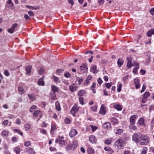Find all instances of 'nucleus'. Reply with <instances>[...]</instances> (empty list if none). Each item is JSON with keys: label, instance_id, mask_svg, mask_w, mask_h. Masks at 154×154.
Instances as JSON below:
<instances>
[{"label": "nucleus", "instance_id": "obj_51", "mask_svg": "<svg viewBox=\"0 0 154 154\" xmlns=\"http://www.w3.org/2000/svg\"><path fill=\"white\" fill-rule=\"evenodd\" d=\"M53 79L55 82H56L59 80V78L55 76H53Z\"/></svg>", "mask_w": 154, "mask_h": 154}, {"label": "nucleus", "instance_id": "obj_25", "mask_svg": "<svg viewBox=\"0 0 154 154\" xmlns=\"http://www.w3.org/2000/svg\"><path fill=\"white\" fill-rule=\"evenodd\" d=\"M123 130L122 129H117L116 132V134L117 135H120L123 133Z\"/></svg>", "mask_w": 154, "mask_h": 154}, {"label": "nucleus", "instance_id": "obj_36", "mask_svg": "<svg viewBox=\"0 0 154 154\" xmlns=\"http://www.w3.org/2000/svg\"><path fill=\"white\" fill-rule=\"evenodd\" d=\"M85 93V91L83 90H80L78 93V95L79 96H82Z\"/></svg>", "mask_w": 154, "mask_h": 154}, {"label": "nucleus", "instance_id": "obj_30", "mask_svg": "<svg viewBox=\"0 0 154 154\" xmlns=\"http://www.w3.org/2000/svg\"><path fill=\"white\" fill-rule=\"evenodd\" d=\"M92 77L91 76H88L85 82L84 83L85 84V85H87V84H88L89 82V81L90 80H91L92 79Z\"/></svg>", "mask_w": 154, "mask_h": 154}, {"label": "nucleus", "instance_id": "obj_31", "mask_svg": "<svg viewBox=\"0 0 154 154\" xmlns=\"http://www.w3.org/2000/svg\"><path fill=\"white\" fill-rule=\"evenodd\" d=\"M14 150L17 154H19L20 152V149L18 147H16L14 149Z\"/></svg>", "mask_w": 154, "mask_h": 154}, {"label": "nucleus", "instance_id": "obj_60", "mask_svg": "<svg viewBox=\"0 0 154 154\" xmlns=\"http://www.w3.org/2000/svg\"><path fill=\"white\" fill-rule=\"evenodd\" d=\"M44 69L43 68H41L39 70L38 72L39 74H41L43 73L44 72Z\"/></svg>", "mask_w": 154, "mask_h": 154}, {"label": "nucleus", "instance_id": "obj_63", "mask_svg": "<svg viewBox=\"0 0 154 154\" xmlns=\"http://www.w3.org/2000/svg\"><path fill=\"white\" fill-rule=\"evenodd\" d=\"M8 122H9V121H8V120H5L3 122V123L5 125H6L8 124Z\"/></svg>", "mask_w": 154, "mask_h": 154}, {"label": "nucleus", "instance_id": "obj_11", "mask_svg": "<svg viewBox=\"0 0 154 154\" xmlns=\"http://www.w3.org/2000/svg\"><path fill=\"white\" fill-rule=\"evenodd\" d=\"M134 83L135 85L136 89H137L140 87L139 81L138 79H135L134 80Z\"/></svg>", "mask_w": 154, "mask_h": 154}, {"label": "nucleus", "instance_id": "obj_18", "mask_svg": "<svg viewBox=\"0 0 154 154\" xmlns=\"http://www.w3.org/2000/svg\"><path fill=\"white\" fill-rule=\"evenodd\" d=\"M111 124L109 122H106L104 123L103 125V128H110L111 127Z\"/></svg>", "mask_w": 154, "mask_h": 154}, {"label": "nucleus", "instance_id": "obj_49", "mask_svg": "<svg viewBox=\"0 0 154 154\" xmlns=\"http://www.w3.org/2000/svg\"><path fill=\"white\" fill-rule=\"evenodd\" d=\"M11 140L13 142H16L17 141V138L16 137H13L12 138Z\"/></svg>", "mask_w": 154, "mask_h": 154}, {"label": "nucleus", "instance_id": "obj_32", "mask_svg": "<svg viewBox=\"0 0 154 154\" xmlns=\"http://www.w3.org/2000/svg\"><path fill=\"white\" fill-rule=\"evenodd\" d=\"M112 82H110L109 83H106L105 84V86L107 88H109L112 85Z\"/></svg>", "mask_w": 154, "mask_h": 154}, {"label": "nucleus", "instance_id": "obj_4", "mask_svg": "<svg viewBox=\"0 0 154 154\" xmlns=\"http://www.w3.org/2000/svg\"><path fill=\"white\" fill-rule=\"evenodd\" d=\"M132 139L133 141L136 143L139 142L140 139L139 133L138 134L136 133L134 134L132 136Z\"/></svg>", "mask_w": 154, "mask_h": 154}, {"label": "nucleus", "instance_id": "obj_37", "mask_svg": "<svg viewBox=\"0 0 154 154\" xmlns=\"http://www.w3.org/2000/svg\"><path fill=\"white\" fill-rule=\"evenodd\" d=\"M8 131L4 130L2 132V135L3 136H6L8 135Z\"/></svg>", "mask_w": 154, "mask_h": 154}, {"label": "nucleus", "instance_id": "obj_41", "mask_svg": "<svg viewBox=\"0 0 154 154\" xmlns=\"http://www.w3.org/2000/svg\"><path fill=\"white\" fill-rule=\"evenodd\" d=\"M59 144L61 146H63L65 144V142L64 140L62 139H60Z\"/></svg>", "mask_w": 154, "mask_h": 154}, {"label": "nucleus", "instance_id": "obj_1", "mask_svg": "<svg viewBox=\"0 0 154 154\" xmlns=\"http://www.w3.org/2000/svg\"><path fill=\"white\" fill-rule=\"evenodd\" d=\"M139 143L141 145H145L149 143L150 141L149 137L144 134L139 133Z\"/></svg>", "mask_w": 154, "mask_h": 154}, {"label": "nucleus", "instance_id": "obj_52", "mask_svg": "<svg viewBox=\"0 0 154 154\" xmlns=\"http://www.w3.org/2000/svg\"><path fill=\"white\" fill-rule=\"evenodd\" d=\"M133 66L131 64V62H127V66L129 69L131 68Z\"/></svg>", "mask_w": 154, "mask_h": 154}, {"label": "nucleus", "instance_id": "obj_10", "mask_svg": "<svg viewBox=\"0 0 154 154\" xmlns=\"http://www.w3.org/2000/svg\"><path fill=\"white\" fill-rule=\"evenodd\" d=\"M89 140L90 142L93 143H96L97 141L96 137L93 135L90 136L89 138Z\"/></svg>", "mask_w": 154, "mask_h": 154}, {"label": "nucleus", "instance_id": "obj_24", "mask_svg": "<svg viewBox=\"0 0 154 154\" xmlns=\"http://www.w3.org/2000/svg\"><path fill=\"white\" fill-rule=\"evenodd\" d=\"M88 152L89 154H93L94 153V150L91 147H89L88 149Z\"/></svg>", "mask_w": 154, "mask_h": 154}, {"label": "nucleus", "instance_id": "obj_16", "mask_svg": "<svg viewBox=\"0 0 154 154\" xmlns=\"http://www.w3.org/2000/svg\"><path fill=\"white\" fill-rule=\"evenodd\" d=\"M152 34L154 35V28L151 29L147 33V35L149 37H150Z\"/></svg>", "mask_w": 154, "mask_h": 154}, {"label": "nucleus", "instance_id": "obj_19", "mask_svg": "<svg viewBox=\"0 0 154 154\" xmlns=\"http://www.w3.org/2000/svg\"><path fill=\"white\" fill-rule=\"evenodd\" d=\"M51 88L53 91L54 93L58 92V88L56 86L52 85L51 86Z\"/></svg>", "mask_w": 154, "mask_h": 154}, {"label": "nucleus", "instance_id": "obj_53", "mask_svg": "<svg viewBox=\"0 0 154 154\" xmlns=\"http://www.w3.org/2000/svg\"><path fill=\"white\" fill-rule=\"evenodd\" d=\"M31 144L30 142L29 141L26 142L24 143V145L26 146H28Z\"/></svg>", "mask_w": 154, "mask_h": 154}, {"label": "nucleus", "instance_id": "obj_12", "mask_svg": "<svg viewBox=\"0 0 154 154\" xmlns=\"http://www.w3.org/2000/svg\"><path fill=\"white\" fill-rule=\"evenodd\" d=\"M138 124L140 125H142L143 126H145L146 125L144 123V119L143 118H141L139 120L138 122Z\"/></svg>", "mask_w": 154, "mask_h": 154}, {"label": "nucleus", "instance_id": "obj_22", "mask_svg": "<svg viewBox=\"0 0 154 154\" xmlns=\"http://www.w3.org/2000/svg\"><path fill=\"white\" fill-rule=\"evenodd\" d=\"M32 66H28L26 67V74H28L30 73L31 72Z\"/></svg>", "mask_w": 154, "mask_h": 154}, {"label": "nucleus", "instance_id": "obj_50", "mask_svg": "<svg viewBox=\"0 0 154 154\" xmlns=\"http://www.w3.org/2000/svg\"><path fill=\"white\" fill-rule=\"evenodd\" d=\"M98 2L100 5H103L104 2V0H97Z\"/></svg>", "mask_w": 154, "mask_h": 154}, {"label": "nucleus", "instance_id": "obj_13", "mask_svg": "<svg viewBox=\"0 0 154 154\" xmlns=\"http://www.w3.org/2000/svg\"><path fill=\"white\" fill-rule=\"evenodd\" d=\"M78 145V143L76 140H75L73 142L71 145V149H74L76 148Z\"/></svg>", "mask_w": 154, "mask_h": 154}, {"label": "nucleus", "instance_id": "obj_23", "mask_svg": "<svg viewBox=\"0 0 154 154\" xmlns=\"http://www.w3.org/2000/svg\"><path fill=\"white\" fill-rule=\"evenodd\" d=\"M147 148L146 147H143L140 154H146L147 152Z\"/></svg>", "mask_w": 154, "mask_h": 154}, {"label": "nucleus", "instance_id": "obj_21", "mask_svg": "<svg viewBox=\"0 0 154 154\" xmlns=\"http://www.w3.org/2000/svg\"><path fill=\"white\" fill-rule=\"evenodd\" d=\"M96 66H92L91 68V71L92 72L94 73H97V71L96 70Z\"/></svg>", "mask_w": 154, "mask_h": 154}, {"label": "nucleus", "instance_id": "obj_42", "mask_svg": "<svg viewBox=\"0 0 154 154\" xmlns=\"http://www.w3.org/2000/svg\"><path fill=\"white\" fill-rule=\"evenodd\" d=\"M26 7H27L29 9H33L35 10H36L37 9V8L36 7H33V6H26Z\"/></svg>", "mask_w": 154, "mask_h": 154}, {"label": "nucleus", "instance_id": "obj_6", "mask_svg": "<svg viewBox=\"0 0 154 154\" xmlns=\"http://www.w3.org/2000/svg\"><path fill=\"white\" fill-rule=\"evenodd\" d=\"M77 88L76 84L73 83L69 86V88L71 92H73L76 91Z\"/></svg>", "mask_w": 154, "mask_h": 154}, {"label": "nucleus", "instance_id": "obj_61", "mask_svg": "<svg viewBox=\"0 0 154 154\" xmlns=\"http://www.w3.org/2000/svg\"><path fill=\"white\" fill-rule=\"evenodd\" d=\"M65 122L66 124H69L70 122V120L69 118H66L65 119Z\"/></svg>", "mask_w": 154, "mask_h": 154}, {"label": "nucleus", "instance_id": "obj_39", "mask_svg": "<svg viewBox=\"0 0 154 154\" xmlns=\"http://www.w3.org/2000/svg\"><path fill=\"white\" fill-rule=\"evenodd\" d=\"M149 95L150 93H149L148 92H145L143 95V97L146 99L147 98L149 97Z\"/></svg>", "mask_w": 154, "mask_h": 154}, {"label": "nucleus", "instance_id": "obj_57", "mask_svg": "<svg viewBox=\"0 0 154 154\" xmlns=\"http://www.w3.org/2000/svg\"><path fill=\"white\" fill-rule=\"evenodd\" d=\"M28 151L29 152H30L32 154H33L34 153V152L33 149L31 148H28Z\"/></svg>", "mask_w": 154, "mask_h": 154}, {"label": "nucleus", "instance_id": "obj_14", "mask_svg": "<svg viewBox=\"0 0 154 154\" xmlns=\"http://www.w3.org/2000/svg\"><path fill=\"white\" fill-rule=\"evenodd\" d=\"M33 115L34 116L37 117L39 115L40 116V118H41L42 116V115L41 114V113L40 112V111L39 110H37L35 111L34 113H33Z\"/></svg>", "mask_w": 154, "mask_h": 154}, {"label": "nucleus", "instance_id": "obj_17", "mask_svg": "<svg viewBox=\"0 0 154 154\" xmlns=\"http://www.w3.org/2000/svg\"><path fill=\"white\" fill-rule=\"evenodd\" d=\"M114 107L119 111H121L122 109L121 106L119 104H114L113 105Z\"/></svg>", "mask_w": 154, "mask_h": 154}, {"label": "nucleus", "instance_id": "obj_29", "mask_svg": "<svg viewBox=\"0 0 154 154\" xmlns=\"http://www.w3.org/2000/svg\"><path fill=\"white\" fill-rule=\"evenodd\" d=\"M96 86V84L95 82H94L93 83L92 85L91 86V89L93 91V92L94 93H96L95 90L94 89V88H95Z\"/></svg>", "mask_w": 154, "mask_h": 154}, {"label": "nucleus", "instance_id": "obj_5", "mask_svg": "<svg viewBox=\"0 0 154 154\" xmlns=\"http://www.w3.org/2000/svg\"><path fill=\"white\" fill-rule=\"evenodd\" d=\"M137 117V115H133L131 116L130 118L131 124H135V120Z\"/></svg>", "mask_w": 154, "mask_h": 154}, {"label": "nucleus", "instance_id": "obj_48", "mask_svg": "<svg viewBox=\"0 0 154 154\" xmlns=\"http://www.w3.org/2000/svg\"><path fill=\"white\" fill-rule=\"evenodd\" d=\"M90 126L91 127L93 132L94 131L97 129V127L94 126L92 125H91Z\"/></svg>", "mask_w": 154, "mask_h": 154}, {"label": "nucleus", "instance_id": "obj_56", "mask_svg": "<svg viewBox=\"0 0 154 154\" xmlns=\"http://www.w3.org/2000/svg\"><path fill=\"white\" fill-rule=\"evenodd\" d=\"M4 73L5 75L6 76H8L9 75V71L7 70H6L5 71Z\"/></svg>", "mask_w": 154, "mask_h": 154}, {"label": "nucleus", "instance_id": "obj_35", "mask_svg": "<svg viewBox=\"0 0 154 154\" xmlns=\"http://www.w3.org/2000/svg\"><path fill=\"white\" fill-rule=\"evenodd\" d=\"M134 124H131L129 125V128L130 129H132L134 130H136L137 129V128L134 125Z\"/></svg>", "mask_w": 154, "mask_h": 154}, {"label": "nucleus", "instance_id": "obj_47", "mask_svg": "<svg viewBox=\"0 0 154 154\" xmlns=\"http://www.w3.org/2000/svg\"><path fill=\"white\" fill-rule=\"evenodd\" d=\"M56 129V126L55 125H52L51 127V131H54Z\"/></svg>", "mask_w": 154, "mask_h": 154}, {"label": "nucleus", "instance_id": "obj_43", "mask_svg": "<svg viewBox=\"0 0 154 154\" xmlns=\"http://www.w3.org/2000/svg\"><path fill=\"white\" fill-rule=\"evenodd\" d=\"M30 127V125L29 124H26L24 125V128L25 129L28 130L29 129Z\"/></svg>", "mask_w": 154, "mask_h": 154}, {"label": "nucleus", "instance_id": "obj_38", "mask_svg": "<svg viewBox=\"0 0 154 154\" xmlns=\"http://www.w3.org/2000/svg\"><path fill=\"white\" fill-rule=\"evenodd\" d=\"M37 108L36 106L35 105H33L30 108V111L31 112H33L35 109Z\"/></svg>", "mask_w": 154, "mask_h": 154}, {"label": "nucleus", "instance_id": "obj_3", "mask_svg": "<svg viewBox=\"0 0 154 154\" xmlns=\"http://www.w3.org/2000/svg\"><path fill=\"white\" fill-rule=\"evenodd\" d=\"M79 109V107L76 105H75L73 106L70 111V113L73 116H75V114L78 112Z\"/></svg>", "mask_w": 154, "mask_h": 154}, {"label": "nucleus", "instance_id": "obj_46", "mask_svg": "<svg viewBox=\"0 0 154 154\" xmlns=\"http://www.w3.org/2000/svg\"><path fill=\"white\" fill-rule=\"evenodd\" d=\"M10 5V0H8V1L7 2V5L6 7V8L9 10V7Z\"/></svg>", "mask_w": 154, "mask_h": 154}, {"label": "nucleus", "instance_id": "obj_9", "mask_svg": "<svg viewBox=\"0 0 154 154\" xmlns=\"http://www.w3.org/2000/svg\"><path fill=\"white\" fill-rule=\"evenodd\" d=\"M17 24L16 23L12 25L11 28H10V33H13L16 28H17Z\"/></svg>", "mask_w": 154, "mask_h": 154}, {"label": "nucleus", "instance_id": "obj_59", "mask_svg": "<svg viewBox=\"0 0 154 154\" xmlns=\"http://www.w3.org/2000/svg\"><path fill=\"white\" fill-rule=\"evenodd\" d=\"M24 17L26 20H29L30 19V18L28 16L27 14H25L24 15Z\"/></svg>", "mask_w": 154, "mask_h": 154}, {"label": "nucleus", "instance_id": "obj_54", "mask_svg": "<svg viewBox=\"0 0 154 154\" xmlns=\"http://www.w3.org/2000/svg\"><path fill=\"white\" fill-rule=\"evenodd\" d=\"M79 100L80 101V103L81 104L83 105V99L82 97H79Z\"/></svg>", "mask_w": 154, "mask_h": 154}, {"label": "nucleus", "instance_id": "obj_8", "mask_svg": "<svg viewBox=\"0 0 154 154\" xmlns=\"http://www.w3.org/2000/svg\"><path fill=\"white\" fill-rule=\"evenodd\" d=\"M77 134V131L75 129H72L69 133V136L71 137H72L75 136Z\"/></svg>", "mask_w": 154, "mask_h": 154}, {"label": "nucleus", "instance_id": "obj_58", "mask_svg": "<svg viewBox=\"0 0 154 154\" xmlns=\"http://www.w3.org/2000/svg\"><path fill=\"white\" fill-rule=\"evenodd\" d=\"M64 75L66 77L68 78L71 76V75L69 73L67 72L65 73Z\"/></svg>", "mask_w": 154, "mask_h": 154}, {"label": "nucleus", "instance_id": "obj_7", "mask_svg": "<svg viewBox=\"0 0 154 154\" xmlns=\"http://www.w3.org/2000/svg\"><path fill=\"white\" fill-rule=\"evenodd\" d=\"M99 113L103 115H105L106 113V109L105 107L103 104H102L101 106Z\"/></svg>", "mask_w": 154, "mask_h": 154}, {"label": "nucleus", "instance_id": "obj_34", "mask_svg": "<svg viewBox=\"0 0 154 154\" xmlns=\"http://www.w3.org/2000/svg\"><path fill=\"white\" fill-rule=\"evenodd\" d=\"M28 96L30 100L32 101L34 99V95L32 94H28Z\"/></svg>", "mask_w": 154, "mask_h": 154}, {"label": "nucleus", "instance_id": "obj_44", "mask_svg": "<svg viewBox=\"0 0 154 154\" xmlns=\"http://www.w3.org/2000/svg\"><path fill=\"white\" fill-rule=\"evenodd\" d=\"M112 121L114 123H115L116 124L118 122V120L117 119L112 118L111 119Z\"/></svg>", "mask_w": 154, "mask_h": 154}, {"label": "nucleus", "instance_id": "obj_55", "mask_svg": "<svg viewBox=\"0 0 154 154\" xmlns=\"http://www.w3.org/2000/svg\"><path fill=\"white\" fill-rule=\"evenodd\" d=\"M28 14L30 16H32L34 15V13L32 11H28Z\"/></svg>", "mask_w": 154, "mask_h": 154}, {"label": "nucleus", "instance_id": "obj_45", "mask_svg": "<svg viewBox=\"0 0 154 154\" xmlns=\"http://www.w3.org/2000/svg\"><path fill=\"white\" fill-rule=\"evenodd\" d=\"M122 85V83L119 84L118 87L117 88V91L118 92H120L121 91Z\"/></svg>", "mask_w": 154, "mask_h": 154}, {"label": "nucleus", "instance_id": "obj_28", "mask_svg": "<svg viewBox=\"0 0 154 154\" xmlns=\"http://www.w3.org/2000/svg\"><path fill=\"white\" fill-rule=\"evenodd\" d=\"M112 138H110L107 139L105 140V143L108 145L109 144L112 142Z\"/></svg>", "mask_w": 154, "mask_h": 154}, {"label": "nucleus", "instance_id": "obj_40", "mask_svg": "<svg viewBox=\"0 0 154 154\" xmlns=\"http://www.w3.org/2000/svg\"><path fill=\"white\" fill-rule=\"evenodd\" d=\"M13 131L14 132L17 133L18 134H20L21 136L23 135V133L22 132H20L18 129H14Z\"/></svg>", "mask_w": 154, "mask_h": 154}, {"label": "nucleus", "instance_id": "obj_64", "mask_svg": "<svg viewBox=\"0 0 154 154\" xmlns=\"http://www.w3.org/2000/svg\"><path fill=\"white\" fill-rule=\"evenodd\" d=\"M150 12L152 15H153L154 14V8H152L150 10Z\"/></svg>", "mask_w": 154, "mask_h": 154}, {"label": "nucleus", "instance_id": "obj_33", "mask_svg": "<svg viewBox=\"0 0 154 154\" xmlns=\"http://www.w3.org/2000/svg\"><path fill=\"white\" fill-rule=\"evenodd\" d=\"M18 91L19 93L21 94L23 93V89L22 87H19L18 88Z\"/></svg>", "mask_w": 154, "mask_h": 154}, {"label": "nucleus", "instance_id": "obj_27", "mask_svg": "<svg viewBox=\"0 0 154 154\" xmlns=\"http://www.w3.org/2000/svg\"><path fill=\"white\" fill-rule=\"evenodd\" d=\"M55 106L56 109L58 111H60V107L58 102L57 101L56 102Z\"/></svg>", "mask_w": 154, "mask_h": 154}, {"label": "nucleus", "instance_id": "obj_62", "mask_svg": "<svg viewBox=\"0 0 154 154\" xmlns=\"http://www.w3.org/2000/svg\"><path fill=\"white\" fill-rule=\"evenodd\" d=\"M16 123L17 125H19L21 123L20 120L19 119H17L16 121Z\"/></svg>", "mask_w": 154, "mask_h": 154}, {"label": "nucleus", "instance_id": "obj_15", "mask_svg": "<svg viewBox=\"0 0 154 154\" xmlns=\"http://www.w3.org/2000/svg\"><path fill=\"white\" fill-rule=\"evenodd\" d=\"M80 68L81 71H84L85 72L87 71L88 68L85 64H83L82 66H80Z\"/></svg>", "mask_w": 154, "mask_h": 154}, {"label": "nucleus", "instance_id": "obj_2", "mask_svg": "<svg viewBox=\"0 0 154 154\" xmlns=\"http://www.w3.org/2000/svg\"><path fill=\"white\" fill-rule=\"evenodd\" d=\"M125 144V143L123 139L119 138L114 143V146L115 148L121 149L123 148Z\"/></svg>", "mask_w": 154, "mask_h": 154}, {"label": "nucleus", "instance_id": "obj_20", "mask_svg": "<svg viewBox=\"0 0 154 154\" xmlns=\"http://www.w3.org/2000/svg\"><path fill=\"white\" fill-rule=\"evenodd\" d=\"M38 84L39 85L43 86L44 85L45 83L42 78H40L39 79L38 81Z\"/></svg>", "mask_w": 154, "mask_h": 154}, {"label": "nucleus", "instance_id": "obj_26", "mask_svg": "<svg viewBox=\"0 0 154 154\" xmlns=\"http://www.w3.org/2000/svg\"><path fill=\"white\" fill-rule=\"evenodd\" d=\"M123 62L122 59H119L117 61V63L119 67H120L122 65Z\"/></svg>", "mask_w": 154, "mask_h": 154}]
</instances>
